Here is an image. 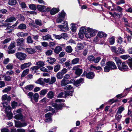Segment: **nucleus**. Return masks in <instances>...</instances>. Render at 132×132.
<instances>
[{
    "mask_svg": "<svg viewBox=\"0 0 132 132\" xmlns=\"http://www.w3.org/2000/svg\"><path fill=\"white\" fill-rule=\"evenodd\" d=\"M57 27L60 29V31H65L69 29L67 22L66 21H64L63 25H58Z\"/></svg>",
    "mask_w": 132,
    "mask_h": 132,
    "instance_id": "nucleus-1",
    "label": "nucleus"
},
{
    "mask_svg": "<svg viewBox=\"0 0 132 132\" xmlns=\"http://www.w3.org/2000/svg\"><path fill=\"white\" fill-rule=\"evenodd\" d=\"M118 68L120 70L122 71H126L129 70L127 64L125 62H123L121 66H119Z\"/></svg>",
    "mask_w": 132,
    "mask_h": 132,
    "instance_id": "nucleus-2",
    "label": "nucleus"
},
{
    "mask_svg": "<svg viewBox=\"0 0 132 132\" xmlns=\"http://www.w3.org/2000/svg\"><path fill=\"white\" fill-rule=\"evenodd\" d=\"M13 117L17 120H21L22 121H24L26 119V116H23L22 114H20L15 115Z\"/></svg>",
    "mask_w": 132,
    "mask_h": 132,
    "instance_id": "nucleus-3",
    "label": "nucleus"
},
{
    "mask_svg": "<svg viewBox=\"0 0 132 132\" xmlns=\"http://www.w3.org/2000/svg\"><path fill=\"white\" fill-rule=\"evenodd\" d=\"M52 105L55 108H54L55 110H58L61 108V105H58L55 103H52ZM47 109L48 111H52L53 112H55V110L52 109L51 107L50 106H48L47 107Z\"/></svg>",
    "mask_w": 132,
    "mask_h": 132,
    "instance_id": "nucleus-4",
    "label": "nucleus"
},
{
    "mask_svg": "<svg viewBox=\"0 0 132 132\" xmlns=\"http://www.w3.org/2000/svg\"><path fill=\"white\" fill-rule=\"evenodd\" d=\"M16 56L18 59L21 60H24L27 56L26 54L21 52L16 53Z\"/></svg>",
    "mask_w": 132,
    "mask_h": 132,
    "instance_id": "nucleus-5",
    "label": "nucleus"
},
{
    "mask_svg": "<svg viewBox=\"0 0 132 132\" xmlns=\"http://www.w3.org/2000/svg\"><path fill=\"white\" fill-rule=\"evenodd\" d=\"M80 67V65L75 66L73 67L72 69L73 70H75V74L79 76H80L81 74L82 71V69L78 68Z\"/></svg>",
    "mask_w": 132,
    "mask_h": 132,
    "instance_id": "nucleus-6",
    "label": "nucleus"
},
{
    "mask_svg": "<svg viewBox=\"0 0 132 132\" xmlns=\"http://www.w3.org/2000/svg\"><path fill=\"white\" fill-rule=\"evenodd\" d=\"M86 75V77L88 79H93L94 77L95 74L94 72H89L87 73L85 71L82 75V77H84Z\"/></svg>",
    "mask_w": 132,
    "mask_h": 132,
    "instance_id": "nucleus-7",
    "label": "nucleus"
},
{
    "mask_svg": "<svg viewBox=\"0 0 132 132\" xmlns=\"http://www.w3.org/2000/svg\"><path fill=\"white\" fill-rule=\"evenodd\" d=\"M15 126L16 127H25L27 125V123L26 122H21L19 121H15Z\"/></svg>",
    "mask_w": 132,
    "mask_h": 132,
    "instance_id": "nucleus-8",
    "label": "nucleus"
},
{
    "mask_svg": "<svg viewBox=\"0 0 132 132\" xmlns=\"http://www.w3.org/2000/svg\"><path fill=\"white\" fill-rule=\"evenodd\" d=\"M106 65L109 66L111 70L112 69H116L117 67L114 63L112 61H109L107 62Z\"/></svg>",
    "mask_w": 132,
    "mask_h": 132,
    "instance_id": "nucleus-9",
    "label": "nucleus"
},
{
    "mask_svg": "<svg viewBox=\"0 0 132 132\" xmlns=\"http://www.w3.org/2000/svg\"><path fill=\"white\" fill-rule=\"evenodd\" d=\"M34 87V86L33 85H29L26 86L23 89V91L26 93H27V91H30L32 90Z\"/></svg>",
    "mask_w": 132,
    "mask_h": 132,
    "instance_id": "nucleus-10",
    "label": "nucleus"
},
{
    "mask_svg": "<svg viewBox=\"0 0 132 132\" xmlns=\"http://www.w3.org/2000/svg\"><path fill=\"white\" fill-rule=\"evenodd\" d=\"M17 46H20L23 45L24 40L22 38H18L16 40Z\"/></svg>",
    "mask_w": 132,
    "mask_h": 132,
    "instance_id": "nucleus-11",
    "label": "nucleus"
},
{
    "mask_svg": "<svg viewBox=\"0 0 132 132\" xmlns=\"http://www.w3.org/2000/svg\"><path fill=\"white\" fill-rule=\"evenodd\" d=\"M52 114L51 113H48L45 115V121L46 122H48L52 121L51 116Z\"/></svg>",
    "mask_w": 132,
    "mask_h": 132,
    "instance_id": "nucleus-12",
    "label": "nucleus"
},
{
    "mask_svg": "<svg viewBox=\"0 0 132 132\" xmlns=\"http://www.w3.org/2000/svg\"><path fill=\"white\" fill-rule=\"evenodd\" d=\"M87 45V44L86 42H83L82 43H78L77 44L76 47L79 50H81L84 48L85 46Z\"/></svg>",
    "mask_w": 132,
    "mask_h": 132,
    "instance_id": "nucleus-13",
    "label": "nucleus"
},
{
    "mask_svg": "<svg viewBox=\"0 0 132 132\" xmlns=\"http://www.w3.org/2000/svg\"><path fill=\"white\" fill-rule=\"evenodd\" d=\"M37 9L40 11L44 12L46 11V7L45 6L38 5L37 6Z\"/></svg>",
    "mask_w": 132,
    "mask_h": 132,
    "instance_id": "nucleus-14",
    "label": "nucleus"
},
{
    "mask_svg": "<svg viewBox=\"0 0 132 132\" xmlns=\"http://www.w3.org/2000/svg\"><path fill=\"white\" fill-rule=\"evenodd\" d=\"M87 31H89L91 33V35L93 37L95 36L97 33V30L89 28H87Z\"/></svg>",
    "mask_w": 132,
    "mask_h": 132,
    "instance_id": "nucleus-15",
    "label": "nucleus"
},
{
    "mask_svg": "<svg viewBox=\"0 0 132 132\" xmlns=\"http://www.w3.org/2000/svg\"><path fill=\"white\" fill-rule=\"evenodd\" d=\"M26 52L28 53L29 54H32L35 52V49L31 48H27L25 50Z\"/></svg>",
    "mask_w": 132,
    "mask_h": 132,
    "instance_id": "nucleus-16",
    "label": "nucleus"
},
{
    "mask_svg": "<svg viewBox=\"0 0 132 132\" xmlns=\"http://www.w3.org/2000/svg\"><path fill=\"white\" fill-rule=\"evenodd\" d=\"M31 65V63L30 62L24 63L21 65V68L22 70H23L26 68L29 67Z\"/></svg>",
    "mask_w": 132,
    "mask_h": 132,
    "instance_id": "nucleus-17",
    "label": "nucleus"
},
{
    "mask_svg": "<svg viewBox=\"0 0 132 132\" xmlns=\"http://www.w3.org/2000/svg\"><path fill=\"white\" fill-rule=\"evenodd\" d=\"M84 80V79L82 78H81L78 80H76L74 82V84L75 86L77 87L79 86L80 83L82 82Z\"/></svg>",
    "mask_w": 132,
    "mask_h": 132,
    "instance_id": "nucleus-18",
    "label": "nucleus"
},
{
    "mask_svg": "<svg viewBox=\"0 0 132 132\" xmlns=\"http://www.w3.org/2000/svg\"><path fill=\"white\" fill-rule=\"evenodd\" d=\"M114 59L116 61L117 65L118 68L121 65H120L122 63V61L118 57H114Z\"/></svg>",
    "mask_w": 132,
    "mask_h": 132,
    "instance_id": "nucleus-19",
    "label": "nucleus"
},
{
    "mask_svg": "<svg viewBox=\"0 0 132 132\" xmlns=\"http://www.w3.org/2000/svg\"><path fill=\"white\" fill-rule=\"evenodd\" d=\"M107 36L106 34L102 31L99 32L97 35V36L100 38L106 37Z\"/></svg>",
    "mask_w": 132,
    "mask_h": 132,
    "instance_id": "nucleus-20",
    "label": "nucleus"
},
{
    "mask_svg": "<svg viewBox=\"0 0 132 132\" xmlns=\"http://www.w3.org/2000/svg\"><path fill=\"white\" fill-rule=\"evenodd\" d=\"M16 36L19 37L27 36L28 35L27 33H24L22 32H19L16 34Z\"/></svg>",
    "mask_w": 132,
    "mask_h": 132,
    "instance_id": "nucleus-21",
    "label": "nucleus"
},
{
    "mask_svg": "<svg viewBox=\"0 0 132 132\" xmlns=\"http://www.w3.org/2000/svg\"><path fill=\"white\" fill-rule=\"evenodd\" d=\"M43 39L44 40H47L49 39L53 40V39L51 37L49 34H47L45 36H43L42 37Z\"/></svg>",
    "mask_w": 132,
    "mask_h": 132,
    "instance_id": "nucleus-22",
    "label": "nucleus"
},
{
    "mask_svg": "<svg viewBox=\"0 0 132 132\" xmlns=\"http://www.w3.org/2000/svg\"><path fill=\"white\" fill-rule=\"evenodd\" d=\"M69 84L68 81L63 78L61 81V85L62 86H65Z\"/></svg>",
    "mask_w": 132,
    "mask_h": 132,
    "instance_id": "nucleus-23",
    "label": "nucleus"
},
{
    "mask_svg": "<svg viewBox=\"0 0 132 132\" xmlns=\"http://www.w3.org/2000/svg\"><path fill=\"white\" fill-rule=\"evenodd\" d=\"M16 18L12 16L7 18L5 21L6 22H11L16 20Z\"/></svg>",
    "mask_w": 132,
    "mask_h": 132,
    "instance_id": "nucleus-24",
    "label": "nucleus"
},
{
    "mask_svg": "<svg viewBox=\"0 0 132 132\" xmlns=\"http://www.w3.org/2000/svg\"><path fill=\"white\" fill-rule=\"evenodd\" d=\"M59 10L56 8H53L50 11V13L52 15H54L59 12Z\"/></svg>",
    "mask_w": 132,
    "mask_h": 132,
    "instance_id": "nucleus-25",
    "label": "nucleus"
},
{
    "mask_svg": "<svg viewBox=\"0 0 132 132\" xmlns=\"http://www.w3.org/2000/svg\"><path fill=\"white\" fill-rule=\"evenodd\" d=\"M2 100L5 101L7 100L8 101H10L11 100V98L10 96H8L7 95L5 94L2 97Z\"/></svg>",
    "mask_w": 132,
    "mask_h": 132,
    "instance_id": "nucleus-26",
    "label": "nucleus"
},
{
    "mask_svg": "<svg viewBox=\"0 0 132 132\" xmlns=\"http://www.w3.org/2000/svg\"><path fill=\"white\" fill-rule=\"evenodd\" d=\"M47 92V90L46 89H43L41 90L39 93L40 96L42 97L45 96Z\"/></svg>",
    "mask_w": 132,
    "mask_h": 132,
    "instance_id": "nucleus-27",
    "label": "nucleus"
},
{
    "mask_svg": "<svg viewBox=\"0 0 132 132\" xmlns=\"http://www.w3.org/2000/svg\"><path fill=\"white\" fill-rule=\"evenodd\" d=\"M62 50V48L60 46H57L54 49V52L56 54H58Z\"/></svg>",
    "mask_w": 132,
    "mask_h": 132,
    "instance_id": "nucleus-28",
    "label": "nucleus"
},
{
    "mask_svg": "<svg viewBox=\"0 0 132 132\" xmlns=\"http://www.w3.org/2000/svg\"><path fill=\"white\" fill-rule=\"evenodd\" d=\"M54 93L52 91H50L48 92L47 94V96L48 98L50 99L52 98L54 96Z\"/></svg>",
    "mask_w": 132,
    "mask_h": 132,
    "instance_id": "nucleus-29",
    "label": "nucleus"
},
{
    "mask_svg": "<svg viewBox=\"0 0 132 132\" xmlns=\"http://www.w3.org/2000/svg\"><path fill=\"white\" fill-rule=\"evenodd\" d=\"M66 14L63 11H62V12L59 13L58 15V18H64L65 15Z\"/></svg>",
    "mask_w": 132,
    "mask_h": 132,
    "instance_id": "nucleus-30",
    "label": "nucleus"
},
{
    "mask_svg": "<svg viewBox=\"0 0 132 132\" xmlns=\"http://www.w3.org/2000/svg\"><path fill=\"white\" fill-rule=\"evenodd\" d=\"M39 97V94L37 93H35L33 96L32 98L36 102L38 101V100Z\"/></svg>",
    "mask_w": 132,
    "mask_h": 132,
    "instance_id": "nucleus-31",
    "label": "nucleus"
},
{
    "mask_svg": "<svg viewBox=\"0 0 132 132\" xmlns=\"http://www.w3.org/2000/svg\"><path fill=\"white\" fill-rule=\"evenodd\" d=\"M117 109L118 111L117 113L120 114H121L122 112L125 110L124 108L122 106L119 107Z\"/></svg>",
    "mask_w": 132,
    "mask_h": 132,
    "instance_id": "nucleus-32",
    "label": "nucleus"
},
{
    "mask_svg": "<svg viewBox=\"0 0 132 132\" xmlns=\"http://www.w3.org/2000/svg\"><path fill=\"white\" fill-rule=\"evenodd\" d=\"M29 72V69H27L24 70L22 73L21 77H24Z\"/></svg>",
    "mask_w": 132,
    "mask_h": 132,
    "instance_id": "nucleus-33",
    "label": "nucleus"
},
{
    "mask_svg": "<svg viewBox=\"0 0 132 132\" xmlns=\"http://www.w3.org/2000/svg\"><path fill=\"white\" fill-rule=\"evenodd\" d=\"M55 61L56 59L55 58H52L51 57L48 58V60H47V61L48 63L51 64H53Z\"/></svg>",
    "mask_w": 132,
    "mask_h": 132,
    "instance_id": "nucleus-34",
    "label": "nucleus"
},
{
    "mask_svg": "<svg viewBox=\"0 0 132 132\" xmlns=\"http://www.w3.org/2000/svg\"><path fill=\"white\" fill-rule=\"evenodd\" d=\"M26 25L23 23L21 24L18 26V28L20 30L25 29L26 28Z\"/></svg>",
    "mask_w": 132,
    "mask_h": 132,
    "instance_id": "nucleus-35",
    "label": "nucleus"
},
{
    "mask_svg": "<svg viewBox=\"0 0 132 132\" xmlns=\"http://www.w3.org/2000/svg\"><path fill=\"white\" fill-rule=\"evenodd\" d=\"M115 117L116 119L119 122L122 117V116L120 114H118L117 113L115 115Z\"/></svg>",
    "mask_w": 132,
    "mask_h": 132,
    "instance_id": "nucleus-36",
    "label": "nucleus"
},
{
    "mask_svg": "<svg viewBox=\"0 0 132 132\" xmlns=\"http://www.w3.org/2000/svg\"><path fill=\"white\" fill-rule=\"evenodd\" d=\"M87 59L90 62L94 61L95 60V57L94 56L90 55L88 56Z\"/></svg>",
    "mask_w": 132,
    "mask_h": 132,
    "instance_id": "nucleus-37",
    "label": "nucleus"
},
{
    "mask_svg": "<svg viewBox=\"0 0 132 132\" xmlns=\"http://www.w3.org/2000/svg\"><path fill=\"white\" fill-rule=\"evenodd\" d=\"M124 50L122 48H119L117 50V54H123L125 53Z\"/></svg>",
    "mask_w": 132,
    "mask_h": 132,
    "instance_id": "nucleus-38",
    "label": "nucleus"
},
{
    "mask_svg": "<svg viewBox=\"0 0 132 132\" xmlns=\"http://www.w3.org/2000/svg\"><path fill=\"white\" fill-rule=\"evenodd\" d=\"M72 91L68 90L65 92L64 94H65V97H67L69 95L72 96Z\"/></svg>",
    "mask_w": 132,
    "mask_h": 132,
    "instance_id": "nucleus-39",
    "label": "nucleus"
},
{
    "mask_svg": "<svg viewBox=\"0 0 132 132\" xmlns=\"http://www.w3.org/2000/svg\"><path fill=\"white\" fill-rule=\"evenodd\" d=\"M23 109H22L20 108L14 111H13V113L14 114H22L21 113L22 112Z\"/></svg>",
    "mask_w": 132,
    "mask_h": 132,
    "instance_id": "nucleus-40",
    "label": "nucleus"
},
{
    "mask_svg": "<svg viewBox=\"0 0 132 132\" xmlns=\"http://www.w3.org/2000/svg\"><path fill=\"white\" fill-rule=\"evenodd\" d=\"M34 42L30 36H28L27 38V42L28 44H31Z\"/></svg>",
    "mask_w": 132,
    "mask_h": 132,
    "instance_id": "nucleus-41",
    "label": "nucleus"
},
{
    "mask_svg": "<svg viewBox=\"0 0 132 132\" xmlns=\"http://www.w3.org/2000/svg\"><path fill=\"white\" fill-rule=\"evenodd\" d=\"M66 51L68 53H71L72 51V49L70 46H67L65 48Z\"/></svg>",
    "mask_w": 132,
    "mask_h": 132,
    "instance_id": "nucleus-42",
    "label": "nucleus"
},
{
    "mask_svg": "<svg viewBox=\"0 0 132 132\" xmlns=\"http://www.w3.org/2000/svg\"><path fill=\"white\" fill-rule=\"evenodd\" d=\"M17 3L16 0H10L9 2V4L10 5H15Z\"/></svg>",
    "mask_w": 132,
    "mask_h": 132,
    "instance_id": "nucleus-43",
    "label": "nucleus"
},
{
    "mask_svg": "<svg viewBox=\"0 0 132 132\" xmlns=\"http://www.w3.org/2000/svg\"><path fill=\"white\" fill-rule=\"evenodd\" d=\"M63 75L61 72H58L56 75V77L58 79H61L63 77Z\"/></svg>",
    "mask_w": 132,
    "mask_h": 132,
    "instance_id": "nucleus-44",
    "label": "nucleus"
},
{
    "mask_svg": "<svg viewBox=\"0 0 132 132\" xmlns=\"http://www.w3.org/2000/svg\"><path fill=\"white\" fill-rule=\"evenodd\" d=\"M16 16H17L16 18H18L19 20L21 21H24V17L21 14H19L18 15H17Z\"/></svg>",
    "mask_w": 132,
    "mask_h": 132,
    "instance_id": "nucleus-45",
    "label": "nucleus"
},
{
    "mask_svg": "<svg viewBox=\"0 0 132 132\" xmlns=\"http://www.w3.org/2000/svg\"><path fill=\"white\" fill-rule=\"evenodd\" d=\"M60 68V65L59 64L56 65L54 67V71L55 72H56L59 70Z\"/></svg>",
    "mask_w": 132,
    "mask_h": 132,
    "instance_id": "nucleus-46",
    "label": "nucleus"
},
{
    "mask_svg": "<svg viewBox=\"0 0 132 132\" xmlns=\"http://www.w3.org/2000/svg\"><path fill=\"white\" fill-rule=\"evenodd\" d=\"M15 43L14 42H12L10 44L9 46L8 47L9 50L11 49L14 47L15 46Z\"/></svg>",
    "mask_w": 132,
    "mask_h": 132,
    "instance_id": "nucleus-47",
    "label": "nucleus"
},
{
    "mask_svg": "<svg viewBox=\"0 0 132 132\" xmlns=\"http://www.w3.org/2000/svg\"><path fill=\"white\" fill-rule=\"evenodd\" d=\"M71 30L74 32H75L77 29V27L74 24L72 23L71 24Z\"/></svg>",
    "mask_w": 132,
    "mask_h": 132,
    "instance_id": "nucleus-48",
    "label": "nucleus"
},
{
    "mask_svg": "<svg viewBox=\"0 0 132 132\" xmlns=\"http://www.w3.org/2000/svg\"><path fill=\"white\" fill-rule=\"evenodd\" d=\"M4 108H5V111L6 113L11 112V108L10 106H8Z\"/></svg>",
    "mask_w": 132,
    "mask_h": 132,
    "instance_id": "nucleus-49",
    "label": "nucleus"
},
{
    "mask_svg": "<svg viewBox=\"0 0 132 132\" xmlns=\"http://www.w3.org/2000/svg\"><path fill=\"white\" fill-rule=\"evenodd\" d=\"M34 95V93L32 92H29L27 94V96L28 97L30 98L31 102H32V97Z\"/></svg>",
    "mask_w": 132,
    "mask_h": 132,
    "instance_id": "nucleus-50",
    "label": "nucleus"
},
{
    "mask_svg": "<svg viewBox=\"0 0 132 132\" xmlns=\"http://www.w3.org/2000/svg\"><path fill=\"white\" fill-rule=\"evenodd\" d=\"M79 60V59L78 58L74 59L71 61L72 63L73 64H76L78 62Z\"/></svg>",
    "mask_w": 132,
    "mask_h": 132,
    "instance_id": "nucleus-51",
    "label": "nucleus"
},
{
    "mask_svg": "<svg viewBox=\"0 0 132 132\" xmlns=\"http://www.w3.org/2000/svg\"><path fill=\"white\" fill-rule=\"evenodd\" d=\"M91 34L90 32L87 30L86 32L85 33V36L87 38H90L93 37Z\"/></svg>",
    "mask_w": 132,
    "mask_h": 132,
    "instance_id": "nucleus-52",
    "label": "nucleus"
},
{
    "mask_svg": "<svg viewBox=\"0 0 132 132\" xmlns=\"http://www.w3.org/2000/svg\"><path fill=\"white\" fill-rule=\"evenodd\" d=\"M6 116L9 119H11L13 117V114L11 112L6 113Z\"/></svg>",
    "mask_w": 132,
    "mask_h": 132,
    "instance_id": "nucleus-53",
    "label": "nucleus"
},
{
    "mask_svg": "<svg viewBox=\"0 0 132 132\" xmlns=\"http://www.w3.org/2000/svg\"><path fill=\"white\" fill-rule=\"evenodd\" d=\"M87 31V29H86V28L85 27H81L80 28L79 31L81 32H82V33L84 34L85 35V33Z\"/></svg>",
    "mask_w": 132,
    "mask_h": 132,
    "instance_id": "nucleus-54",
    "label": "nucleus"
},
{
    "mask_svg": "<svg viewBox=\"0 0 132 132\" xmlns=\"http://www.w3.org/2000/svg\"><path fill=\"white\" fill-rule=\"evenodd\" d=\"M56 78L55 77H51V79L50 82V84H52L55 82L56 81Z\"/></svg>",
    "mask_w": 132,
    "mask_h": 132,
    "instance_id": "nucleus-55",
    "label": "nucleus"
},
{
    "mask_svg": "<svg viewBox=\"0 0 132 132\" xmlns=\"http://www.w3.org/2000/svg\"><path fill=\"white\" fill-rule=\"evenodd\" d=\"M29 7L30 9L34 10H35L36 9V6L35 5L32 4L30 5H29Z\"/></svg>",
    "mask_w": 132,
    "mask_h": 132,
    "instance_id": "nucleus-56",
    "label": "nucleus"
},
{
    "mask_svg": "<svg viewBox=\"0 0 132 132\" xmlns=\"http://www.w3.org/2000/svg\"><path fill=\"white\" fill-rule=\"evenodd\" d=\"M18 105V103L15 101L12 103L11 106L13 109H14L16 108Z\"/></svg>",
    "mask_w": 132,
    "mask_h": 132,
    "instance_id": "nucleus-57",
    "label": "nucleus"
},
{
    "mask_svg": "<svg viewBox=\"0 0 132 132\" xmlns=\"http://www.w3.org/2000/svg\"><path fill=\"white\" fill-rule=\"evenodd\" d=\"M6 68L8 70H12L13 68V65L12 63H9L6 66Z\"/></svg>",
    "mask_w": 132,
    "mask_h": 132,
    "instance_id": "nucleus-58",
    "label": "nucleus"
},
{
    "mask_svg": "<svg viewBox=\"0 0 132 132\" xmlns=\"http://www.w3.org/2000/svg\"><path fill=\"white\" fill-rule=\"evenodd\" d=\"M36 65L39 66V67H42L44 66V64L43 62L40 61L36 63Z\"/></svg>",
    "mask_w": 132,
    "mask_h": 132,
    "instance_id": "nucleus-59",
    "label": "nucleus"
},
{
    "mask_svg": "<svg viewBox=\"0 0 132 132\" xmlns=\"http://www.w3.org/2000/svg\"><path fill=\"white\" fill-rule=\"evenodd\" d=\"M130 57V56L128 55L127 54L121 55L120 57L123 60H126Z\"/></svg>",
    "mask_w": 132,
    "mask_h": 132,
    "instance_id": "nucleus-60",
    "label": "nucleus"
},
{
    "mask_svg": "<svg viewBox=\"0 0 132 132\" xmlns=\"http://www.w3.org/2000/svg\"><path fill=\"white\" fill-rule=\"evenodd\" d=\"M111 70V69L108 66H106L104 68V71L105 72H108Z\"/></svg>",
    "mask_w": 132,
    "mask_h": 132,
    "instance_id": "nucleus-61",
    "label": "nucleus"
},
{
    "mask_svg": "<svg viewBox=\"0 0 132 132\" xmlns=\"http://www.w3.org/2000/svg\"><path fill=\"white\" fill-rule=\"evenodd\" d=\"M61 38H63L64 39H67L68 38L67 34L66 33H62L61 34Z\"/></svg>",
    "mask_w": 132,
    "mask_h": 132,
    "instance_id": "nucleus-62",
    "label": "nucleus"
},
{
    "mask_svg": "<svg viewBox=\"0 0 132 132\" xmlns=\"http://www.w3.org/2000/svg\"><path fill=\"white\" fill-rule=\"evenodd\" d=\"M109 41L110 44H113L114 43V37H113L109 38Z\"/></svg>",
    "mask_w": 132,
    "mask_h": 132,
    "instance_id": "nucleus-63",
    "label": "nucleus"
},
{
    "mask_svg": "<svg viewBox=\"0 0 132 132\" xmlns=\"http://www.w3.org/2000/svg\"><path fill=\"white\" fill-rule=\"evenodd\" d=\"M111 49L112 52H114L115 53L117 54V51H116L117 48L115 46H112Z\"/></svg>",
    "mask_w": 132,
    "mask_h": 132,
    "instance_id": "nucleus-64",
    "label": "nucleus"
}]
</instances>
